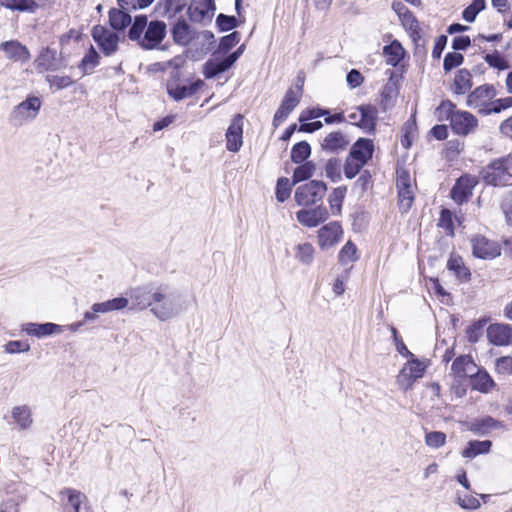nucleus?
I'll list each match as a JSON object with an SVG mask.
<instances>
[{
  "mask_svg": "<svg viewBox=\"0 0 512 512\" xmlns=\"http://www.w3.org/2000/svg\"><path fill=\"white\" fill-rule=\"evenodd\" d=\"M166 36V23L162 20L149 22L148 17L144 14L136 15L128 30V39L145 51L167 50L169 45L163 44Z\"/></svg>",
  "mask_w": 512,
  "mask_h": 512,
  "instance_id": "f257e3e1",
  "label": "nucleus"
},
{
  "mask_svg": "<svg viewBox=\"0 0 512 512\" xmlns=\"http://www.w3.org/2000/svg\"><path fill=\"white\" fill-rule=\"evenodd\" d=\"M184 307L181 295L168 285L155 287V297L152 302L151 313L160 321H167L178 316Z\"/></svg>",
  "mask_w": 512,
  "mask_h": 512,
  "instance_id": "f03ea898",
  "label": "nucleus"
},
{
  "mask_svg": "<svg viewBox=\"0 0 512 512\" xmlns=\"http://www.w3.org/2000/svg\"><path fill=\"white\" fill-rule=\"evenodd\" d=\"M512 155L498 158L480 172L482 180L487 185L509 186L512 185Z\"/></svg>",
  "mask_w": 512,
  "mask_h": 512,
  "instance_id": "7ed1b4c3",
  "label": "nucleus"
},
{
  "mask_svg": "<svg viewBox=\"0 0 512 512\" xmlns=\"http://www.w3.org/2000/svg\"><path fill=\"white\" fill-rule=\"evenodd\" d=\"M42 102L37 96H28L16 105L9 114V122L13 126H23L33 121L39 114Z\"/></svg>",
  "mask_w": 512,
  "mask_h": 512,
  "instance_id": "20e7f679",
  "label": "nucleus"
},
{
  "mask_svg": "<svg viewBox=\"0 0 512 512\" xmlns=\"http://www.w3.org/2000/svg\"><path fill=\"white\" fill-rule=\"evenodd\" d=\"M326 192L327 185L323 181L311 180L296 189L294 199L300 206H309L321 201Z\"/></svg>",
  "mask_w": 512,
  "mask_h": 512,
  "instance_id": "39448f33",
  "label": "nucleus"
},
{
  "mask_svg": "<svg viewBox=\"0 0 512 512\" xmlns=\"http://www.w3.org/2000/svg\"><path fill=\"white\" fill-rule=\"evenodd\" d=\"M59 498L63 512H92L87 496L79 490L64 488Z\"/></svg>",
  "mask_w": 512,
  "mask_h": 512,
  "instance_id": "423d86ee",
  "label": "nucleus"
},
{
  "mask_svg": "<svg viewBox=\"0 0 512 512\" xmlns=\"http://www.w3.org/2000/svg\"><path fill=\"white\" fill-rule=\"evenodd\" d=\"M424 371V364L413 356V358L403 366L397 376L399 387L404 391L410 389L414 381L423 376Z\"/></svg>",
  "mask_w": 512,
  "mask_h": 512,
  "instance_id": "0eeeda50",
  "label": "nucleus"
},
{
  "mask_svg": "<svg viewBox=\"0 0 512 512\" xmlns=\"http://www.w3.org/2000/svg\"><path fill=\"white\" fill-rule=\"evenodd\" d=\"M92 37L105 55L109 56L117 51L119 43L117 33L104 26L96 25L92 29Z\"/></svg>",
  "mask_w": 512,
  "mask_h": 512,
  "instance_id": "6e6552de",
  "label": "nucleus"
},
{
  "mask_svg": "<svg viewBox=\"0 0 512 512\" xmlns=\"http://www.w3.org/2000/svg\"><path fill=\"white\" fill-rule=\"evenodd\" d=\"M472 253L475 257L490 260L501 254L500 246L482 235H475L471 238Z\"/></svg>",
  "mask_w": 512,
  "mask_h": 512,
  "instance_id": "1a4fd4ad",
  "label": "nucleus"
},
{
  "mask_svg": "<svg viewBox=\"0 0 512 512\" xmlns=\"http://www.w3.org/2000/svg\"><path fill=\"white\" fill-rule=\"evenodd\" d=\"M155 287L156 286L149 285L131 289L128 292L127 297L129 302H131L130 309L142 311L146 308H149L151 310L152 302L154 301L155 297Z\"/></svg>",
  "mask_w": 512,
  "mask_h": 512,
  "instance_id": "9d476101",
  "label": "nucleus"
},
{
  "mask_svg": "<svg viewBox=\"0 0 512 512\" xmlns=\"http://www.w3.org/2000/svg\"><path fill=\"white\" fill-rule=\"evenodd\" d=\"M215 10L214 0H192L188 7V15L192 22H210Z\"/></svg>",
  "mask_w": 512,
  "mask_h": 512,
  "instance_id": "9b49d317",
  "label": "nucleus"
},
{
  "mask_svg": "<svg viewBox=\"0 0 512 512\" xmlns=\"http://www.w3.org/2000/svg\"><path fill=\"white\" fill-rule=\"evenodd\" d=\"M496 96V89L491 84H484L475 88L468 96L466 105L473 109L488 108V104Z\"/></svg>",
  "mask_w": 512,
  "mask_h": 512,
  "instance_id": "f8f14e48",
  "label": "nucleus"
},
{
  "mask_svg": "<svg viewBox=\"0 0 512 512\" xmlns=\"http://www.w3.org/2000/svg\"><path fill=\"white\" fill-rule=\"evenodd\" d=\"M64 66L62 58L55 49L43 48L35 59V68L39 73L57 71Z\"/></svg>",
  "mask_w": 512,
  "mask_h": 512,
  "instance_id": "ddd939ff",
  "label": "nucleus"
},
{
  "mask_svg": "<svg viewBox=\"0 0 512 512\" xmlns=\"http://www.w3.org/2000/svg\"><path fill=\"white\" fill-rule=\"evenodd\" d=\"M300 102V95L292 88L288 89L285 93L284 98L281 101L280 106L273 117V126L278 127L281 125L289 116V114L297 107Z\"/></svg>",
  "mask_w": 512,
  "mask_h": 512,
  "instance_id": "4468645a",
  "label": "nucleus"
},
{
  "mask_svg": "<svg viewBox=\"0 0 512 512\" xmlns=\"http://www.w3.org/2000/svg\"><path fill=\"white\" fill-rule=\"evenodd\" d=\"M477 183L478 181L474 176H461L457 179L455 185L451 189V198L458 204L467 202L472 196V191Z\"/></svg>",
  "mask_w": 512,
  "mask_h": 512,
  "instance_id": "2eb2a0df",
  "label": "nucleus"
},
{
  "mask_svg": "<svg viewBox=\"0 0 512 512\" xmlns=\"http://www.w3.org/2000/svg\"><path fill=\"white\" fill-rule=\"evenodd\" d=\"M450 125L455 134L466 136L475 131L478 119L470 112L458 110Z\"/></svg>",
  "mask_w": 512,
  "mask_h": 512,
  "instance_id": "dca6fc26",
  "label": "nucleus"
},
{
  "mask_svg": "<svg viewBox=\"0 0 512 512\" xmlns=\"http://www.w3.org/2000/svg\"><path fill=\"white\" fill-rule=\"evenodd\" d=\"M243 144V116L237 114L232 119L226 132V148L238 152Z\"/></svg>",
  "mask_w": 512,
  "mask_h": 512,
  "instance_id": "f3484780",
  "label": "nucleus"
},
{
  "mask_svg": "<svg viewBox=\"0 0 512 512\" xmlns=\"http://www.w3.org/2000/svg\"><path fill=\"white\" fill-rule=\"evenodd\" d=\"M343 230L341 225L336 222H330L324 225L318 231V244L322 250L335 246L341 239Z\"/></svg>",
  "mask_w": 512,
  "mask_h": 512,
  "instance_id": "a211bd4d",
  "label": "nucleus"
},
{
  "mask_svg": "<svg viewBox=\"0 0 512 512\" xmlns=\"http://www.w3.org/2000/svg\"><path fill=\"white\" fill-rule=\"evenodd\" d=\"M350 140L341 131H333L327 134L320 142L321 149L330 154H339L347 149Z\"/></svg>",
  "mask_w": 512,
  "mask_h": 512,
  "instance_id": "6ab92c4d",
  "label": "nucleus"
},
{
  "mask_svg": "<svg viewBox=\"0 0 512 512\" xmlns=\"http://www.w3.org/2000/svg\"><path fill=\"white\" fill-rule=\"evenodd\" d=\"M21 331L29 336L43 338L53 334H60L63 332L62 326L55 323H34L28 322L21 325Z\"/></svg>",
  "mask_w": 512,
  "mask_h": 512,
  "instance_id": "aec40b11",
  "label": "nucleus"
},
{
  "mask_svg": "<svg viewBox=\"0 0 512 512\" xmlns=\"http://www.w3.org/2000/svg\"><path fill=\"white\" fill-rule=\"evenodd\" d=\"M0 50L5 53L6 58L14 62L26 63L31 57L28 48L17 40L2 42Z\"/></svg>",
  "mask_w": 512,
  "mask_h": 512,
  "instance_id": "412c9836",
  "label": "nucleus"
},
{
  "mask_svg": "<svg viewBox=\"0 0 512 512\" xmlns=\"http://www.w3.org/2000/svg\"><path fill=\"white\" fill-rule=\"evenodd\" d=\"M487 337L494 345H509L512 343V327L508 324H491L487 329Z\"/></svg>",
  "mask_w": 512,
  "mask_h": 512,
  "instance_id": "4be33fe9",
  "label": "nucleus"
},
{
  "mask_svg": "<svg viewBox=\"0 0 512 512\" xmlns=\"http://www.w3.org/2000/svg\"><path fill=\"white\" fill-rule=\"evenodd\" d=\"M361 111L360 116V128L368 134H374L376 132V125L378 121V109L376 106L371 104L360 105L356 108Z\"/></svg>",
  "mask_w": 512,
  "mask_h": 512,
  "instance_id": "5701e85b",
  "label": "nucleus"
},
{
  "mask_svg": "<svg viewBox=\"0 0 512 512\" xmlns=\"http://www.w3.org/2000/svg\"><path fill=\"white\" fill-rule=\"evenodd\" d=\"M374 144L371 139L359 138L351 147L350 157L366 164L373 156Z\"/></svg>",
  "mask_w": 512,
  "mask_h": 512,
  "instance_id": "b1692460",
  "label": "nucleus"
},
{
  "mask_svg": "<svg viewBox=\"0 0 512 512\" xmlns=\"http://www.w3.org/2000/svg\"><path fill=\"white\" fill-rule=\"evenodd\" d=\"M133 19L129 14L128 10L122 9L121 7L112 8L109 11V24L117 31H123L128 26L131 27Z\"/></svg>",
  "mask_w": 512,
  "mask_h": 512,
  "instance_id": "393cba45",
  "label": "nucleus"
},
{
  "mask_svg": "<svg viewBox=\"0 0 512 512\" xmlns=\"http://www.w3.org/2000/svg\"><path fill=\"white\" fill-rule=\"evenodd\" d=\"M471 387L481 393H488L495 387V382L489 373L484 369H478L476 373L470 375Z\"/></svg>",
  "mask_w": 512,
  "mask_h": 512,
  "instance_id": "a878e982",
  "label": "nucleus"
},
{
  "mask_svg": "<svg viewBox=\"0 0 512 512\" xmlns=\"http://www.w3.org/2000/svg\"><path fill=\"white\" fill-rule=\"evenodd\" d=\"M201 84L202 83L200 81L194 82L190 85L168 84L167 92L175 101H180L184 98L194 95Z\"/></svg>",
  "mask_w": 512,
  "mask_h": 512,
  "instance_id": "bb28decb",
  "label": "nucleus"
},
{
  "mask_svg": "<svg viewBox=\"0 0 512 512\" xmlns=\"http://www.w3.org/2000/svg\"><path fill=\"white\" fill-rule=\"evenodd\" d=\"M11 416L20 430L28 429L33 423L31 409L27 405L13 407Z\"/></svg>",
  "mask_w": 512,
  "mask_h": 512,
  "instance_id": "cd10ccee",
  "label": "nucleus"
},
{
  "mask_svg": "<svg viewBox=\"0 0 512 512\" xmlns=\"http://www.w3.org/2000/svg\"><path fill=\"white\" fill-rule=\"evenodd\" d=\"M448 270L454 272L456 277L462 282L470 280L471 273L467 267H465L462 258L459 255L451 254L447 262Z\"/></svg>",
  "mask_w": 512,
  "mask_h": 512,
  "instance_id": "c85d7f7f",
  "label": "nucleus"
},
{
  "mask_svg": "<svg viewBox=\"0 0 512 512\" xmlns=\"http://www.w3.org/2000/svg\"><path fill=\"white\" fill-rule=\"evenodd\" d=\"M472 87V75L467 69H460L457 71L454 83L453 91L455 94H466Z\"/></svg>",
  "mask_w": 512,
  "mask_h": 512,
  "instance_id": "c756f323",
  "label": "nucleus"
},
{
  "mask_svg": "<svg viewBox=\"0 0 512 512\" xmlns=\"http://www.w3.org/2000/svg\"><path fill=\"white\" fill-rule=\"evenodd\" d=\"M129 304V299L126 297H117L105 302L94 303L92 305V310L100 313H108L111 311L122 310L126 308Z\"/></svg>",
  "mask_w": 512,
  "mask_h": 512,
  "instance_id": "7c9ffc66",
  "label": "nucleus"
},
{
  "mask_svg": "<svg viewBox=\"0 0 512 512\" xmlns=\"http://www.w3.org/2000/svg\"><path fill=\"white\" fill-rule=\"evenodd\" d=\"M383 54L386 56V63L396 67L404 56V49L397 40H394L389 45L384 46Z\"/></svg>",
  "mask_w": 512,
  "mask_h": 512,
  "instance_id": "2f4dec72",
  "label": "nucleus"
},
{
  "mask_svg": "<svg viewBox=\"0 0 512 512\" xmlns=\"http://www.w3.org/2000/svg\"><path fill=\"white\" fill-rule=\"evenodd\" d=\"M0 4L10 10L35 13L39 4L35 0H0Z\"/></svg>",
  "mask_w": 512,
  "mask_h": 512,
  "instance_id": "473e14b6",
  "label": "nucleus"
},
{
  "mask_svg": "<svg viewBox=\"0 0 512 512\" xmlns=\"http://www.w3.org/2000/svg\"><path fill=\"white\" fill-rule=\"evenodd\" d=\"M492 446L491 441L484 440V441H478L473 440L468 442L467 447L462 451V456L464 458H475L476 456L484 453H488L490 448Z\"/></svg>",
  "mask_w": 512,
  "mask_h": 512,
  "instance_id": "72a5a7b5",
  "label": "nucleus"
},
{
  "mask_svg": "<svg viewBox=\"0 0 512 512\" xmlns=\"http://www.w3.org/2000/svg\"><path fill=\"white\" fill-rule=\"evenodd\" d=\"M230 64L225 59L208 60L204 65V75L207 79L215 78L230 68Z\"/></svg>",
  "mask_w": 512,
  "mask_h": 512,
  "instance_id": "f704fd0d",
  "label": "nucleus"
},
{
  "mask_svg": "<svg viewBox=\"0 0 512 512\" xmlns=\"http://www.w3.org/2000/svg\"><path fill=\"white\" fill-rule=\"evenodd\" d=\"M475 368V364L470 356L461 355L457 357L451 366V370L457 377H466L468 373Z\"/></svg>",
  "mask_w": 512,
  "mask_h": 512,
  "instance_id": "c9c22d12",
  "label": "nucleus"
},
{
  "mask_svg": "<svg viewBox=\"0 0 512 512\" xmlns=\"http://www.w3.org/2000/svg\"><path fill=\"white\" fill-rule=\"evenodd\" d=\"M171 34L174 42L179 45H186L190 41L189 25L185 20H178L174 24Z\"/></svg>",
  "mask_w": 512,
  "mask_h": 512,
  "instance_id": "e433bc0d",
  "label": "nucleus"
},
{
  "mask_svg": "<svg viewBox=\"0 0 512 512\" xmlns=\"http://www.w3.org/2000/svg\"><path fill=\"white\" fill-rule=\"evenodd\" d=\"M398 199H399V209L402 212H408L412 206L414 197L411 186L404 182H398Z\"/></svg>",
  "mask_w": 512,
  "mask_h": 512,
  "instance_id": "4c0bfd02",
  "label": "nucleus"
},
{
  "mask_svg": "<svg viewBox=\"0 0 512 512\" xmlns=\"http://www.w3.org/2000/svg\"><path fill=\"white\" fill-rule=\"evenodd\" d=\"M488 108H480V114L490 115L497 114L503 110L512 107V96L496 99L488 104Z\"/></svg>",
  "mask_w": 512,
  "mask_h": 512,
  "instance_id": "58836bf2",
  "label": "nucleus"
},
{
  "mask_svg": "<svg viewBox=\"0 0 512 512\" xmlns=\"http://www.w3.org/2000/svg\"><path fill=\"white\" fill-rule=\"evenodd\" d=\"M314 247L310 243L295 246V258L304 265H310L314 260Z\"/></svg>",
  "mask_w": 512,
  "mask_h": 512,
  "instance_id": "ea45409f",
  "label": "nucleus"
},
{
  "mask_svg": "<svg viewBox=\"0 0 512 512\" xmlns=\"http://www.w3.org/2000/svg\"><path fill=\"white\" fill-rule=\"evenodd\" d=\"M358 250L356 245L352 241H348L339 251L338 260L341 265H347L349 263L358 260Z\"/></svg>",
  "mask_w": 512,
  "mask_h": 512,
  "instance_id": "a19ab883",
  "label": "nucleus"
},
{
  "mask_svg": "<svg viewBox=\"0 0 512 512\" xmlns=\"http://www.w3.org/2000/svg\"><path fill=\"white\" fill-rule=\"evenodd\" d=\"M311 154V147L308 142L296 143L291 150V160L296 164L304 162Z\"/></svg>",
  "mask_w": 512,
  "mask_h": 512,
  "instance_id": "79ce46f5",
  "label": "nucleus"
},
{
  "mask_svg": "<svg viewBox=\"0 0 512 512\" xmlns=\"http://www.w3.org/2000/svg\"><path fill=\"white\" fill-rule=\"evenodd\" d=\"M501 426V422L491 416H486L482 419L476 420L472 424V430L479 434H486L491 429H496Z\"/></svg>",
  "mask_w": 512,
  "mask_h": 512,
  "instance_id": "37998d69",
  "label": "nucleus"
},
{
  "mask_svg": "<svg viewBox=\"0 0 512 512\" xmlns=\"http://www.w3.org/2000/svg\"><path fill=\"white\" fill-rule=\"evenodd\" d=\"M315 169L316 166L312 161H306L304 164H301L294 170L292 184L309 179L314 174Z\"/></svg>",
  "mask_w": 512,
  "mask_h": 512,
  "instance_id": "c03bdc74",
  "label": "nucleus"
},
{
  "mask_svg": "<svg viewBox=\"0 0 512 512\" xmlns=\"http://www.w3.org/2000/svg\"><path fill=\"white\" fill-rule=\"evenodd\" d=\"M458 110H456V106L450 100H444L440 103V105L436 109V117L438 121H450L452 122V118L456 114Z\"/></svg>",
  "mask_w": 512,
  "mask_h": 512,
  "instance_id": "a18cd8bd",
  "label": "nucleus"
},
{
  "mask_svg": "<svg viewBox=\"0 0 512 512\" xmlns=\"http://www.w3.org/2000/svg\"><path fill=\"white\" fill-rule=\"evenodd\" d=\"M99 64V54L91 47L87 54L81 60L79 68L82 69L84 74L92 72V70Z\"/></svg>",
  "mask_w": 512,
  "mask_h": 512,
  "instance_id": "49530a36",
  "label": "nucleus"
},
{
  "mask_svg": "<svg viewBox=\"0 0 512 512\" xmlns=\"http://www.w3.org/2000/svg\"><path fill=\"white\" fill-rule=\"evenodd\" d=\"M341 161L338 158H330L325 165V175L332 182L341 180Z\"/></svg>",
  "mask_w": 512,
  "mask_h": 512,
  "instance_id": "de8ad7c7",
  "label": "nucleus"
},
{
  "mask_svg": "<svg viewBox=\"0 0 512 512\" xmlns=\"http://www.w3.org/2000/svg\"><path fill=\"white\" fill-rule=\"evenodd\" d=\"M347 188L345 186L335 188L329 196V204L333 214H339Z\"/></svg>",
  "mask_w": 512,
  "mask_h": 512,
  "instance_id": "09e8293b",
  "label": "nucleus"
},
{
  "mask_svg": "<svg viewBox=\"0 0 512 512\" xmlns=\"http://www.w3.org/2000/svg\"><path fill=\"white\" fill-rule=\"evenodd\" d=\"M46 81L50 87H54L57 90L68 88L74 83L72 78L67 75H47Z\"/></svg>",
  "mask_w": 512,
  "mask_h": 512,
  "instance_id": "8fccbe9b",
  "label": "nucleus"
},
{
  "mask_svg": "<svg viewBox=\"0 0 512 512\" xmlns=\"http://www.w3.org/2000/svg\"><path fill=\"white\" fill-rule=\"evenodd\" d=\"M292 185L288 178L281 177L277 181L276 198L279 202L286 201L291 194Z\"/></svg>",
  "mask_w": 512,
  "mask_h": 512,
  "instance_id": "3c124183",
  "label": "nucleus"
},
{
  "mask_svg": "<svg viewBox=\"0 0 512 512\" xmlns=\"http://www.w3.org/2000/svg\"><path fill=\"white\" fill-rule=\"evenodd\" d=\"M485 62L492 68L498 70H506L509 68L507 61L500 55L498 51L488 53L484 56Z\"/></svg>",
  "mask_w": 512,
  "mask_h": 512,
  "instance_id": "603ef678",
  "label": "nucleus"
},
{
  "mask_svg": "<svg viewBox=\"0 0 512 512\" xmlns=\"http://www.w3.org/2000/svg\"><path fill=\"white\" fill-rule=\"evenodd\" d=\"M241 35L239 32L234 31L224 37L221 38L219 43V50L223 53H227L230 51L234 46H236L240 41Z\"/></svg>",
  "mask_w": 512,
  "mask_h": 512,
  "instance_id": "864d4df0",
  "label": "nucleus"
},
{
  "mask_svg": "<svg viewBox=\"0 0 512 512\" xmlns=\"http://www.w3.org/2000/svg\"><path fill=\"white\" fill-rule=\"evenodd\" d=\"M297 221L303 226L312 228L318 226L317 219L312 209H301L296 213Z\"/></svg>",
  "mask_w": 512,
  "mask_h": 512,
  "instance_id": "5fc2aeb1",
  "label": "nucleus"
},
{
  "mask_svg": "<svg viewBox=\"0 0 512 512\" xmlns=\"http://www.w3.org/2000/svg\"><path fill=\"white\" fill-rule=\"evenodd\" d=\"M364 165L365 164H362V162L348 156L344 164V174L346 178H354L360 172Z\"/></svg>",
  "mask_w": 512,
  "mask_h": 512,
  "instance_id": "6e6d98bb",
  "label": "nucleus"
},
{
  "mask_svg": "<svg viewBox=\"0 0 512 512\" xmlns=\"http://www.w3.org/2000/svg\"><path fill=\"white\" fill-rule=\"evenodd\" d=\"M31 349L27 341L12 340L4 345V350L8 354L26 353Z\"/></svg>",
  "mask_w": 512,
  "mask_h": 512,
  "instance_id": "4d7b16f0",
  "label": "nucleus"
},
{
  "mask_svg": "<svg viewBox=\"0 0 512 512\" xmlns=\"http://www.w3.org/2000/svg\"><path fill=\"white\" fill-rule=\"evenodd\" d=\"M155 0H117V4L122 9L138 10L145 9L150 6Z\"/></svg>",
  "mask_w": 512,
  "mask_h": 512,
  "instance_id": "13d9d810",
  "label": "nucleus"
},
{
  "mask_svg": "<svg viewBox=\"0 0 512 512\" xmlns=\"http://www.w3.org/2000/svg\"><path fill=\"white\" fill-rule=\"evenodd\" d=\"M464 61V56L457 52H450L445 55L443 69L445 72L451 71L453 68L460 66Z\"/></svg>",
  "mask_w": 512,
  "mask_h": 512,
  "instance_id": "bf43d9fd",
  "label": "nucleus"
},
{
  "mask_svg": "<svg viewBox=\"0 0 512 512\" xmlns=\"http://www.w3.org/2000/svg\"><path fill=\"white\" fill-rule=\"evenodd\" d=\"M446 442V435L440 431H432L426 434L425 443L431 448L442 447Z\"/></svg>",
  "mask_w": 512,
  "mask_h": 512,
  "instance_id": "052dcab7",
  "label": "nucleus"
},
{
  "mask_svg": "<svg viewBox=\"0 0 512 512\" xmlns=\"http://www.w3.org/2000/svg\"><path fill=\"white\" fill-rule=\"evenodd\" d=\"M216 24L220 31H229L238 26V20L235 16L219 14L216 18Z\"/></svg>",
  "mask_w": 512,
  "mask_h": 512,
  "instance_id": "680f3d73",
  "label": "nucleus"
},
{
  "mask_svg": "<svg viewBox=\"0 0 512 512\" xmlns=\"http://www.w3.org/2000/svg\"><path fill=\"white\" fill-rule=\"evenodd\" d=\"M328 114H329V110H327V109H323V108H319V107L309 108V109H306L301 112V114L299 116V121L304 122L307 120L317 119L319 117L326 116Z\"/></svg>",
  "mask_w": 512,
  "mask_h": 512,
  "instance_id": "e2e57ef3",
  "label": "nucleus"
},
{
  "mask_svg": "<svg viewBox=\"0 0 512 512\" xmlns=\"http://www.w3.org/2000/svg\"><path fill=\"white\" fill-rule=\"evenodd\" d=\"M363 81H364V77L358 70L351 69L347 73L346 82H347V85L351 89H355V88L359 87L363 83Z\"/></svg>",
  "mask_w": 512,
  "mask_h": 512,
  "instance_id": "0e129e2a",
  "label": "nucleus"
},
{
  "mask_svg": "<svg viewBox=\"0 0 512 512\" xmlns=\"http://www.w3.org/2000/svg\"><path fill=\"white\" fill-rule=\"evenodd\" d=\"M399 19L406 29L410 30L413 33L417 32L419 28L418 21L410 10Z\"/></svg>",
  "mask_w": 512,
  "mask_h": 512,
  "instance_id": "69168bd1",
  "label": "nucleus"
},
{
  "mask_svg": "<svg viewBox=\"0 0 512 512\" xmlns=\"http://www.w3.org/2000/svg\"><path fill=\"white\" fill-rule=\"evenodd\" d=\"M496 370L502 374H511L512 373V357L505 356L497 359L496 362Z\"/></svg>",
  "mask_w": 512,
  "mask_h": 512,
  "instance_id": "338daca9",
  "label": "nucleus"
},
{
  "mask_svg": "<svg viewBox=\"0 0 512 512\" xmlns=\"http://www.w3.org/2000/svg\"><path fill=\"white\" fill-rule=\"evenodd\" d=\"M446 43H447V37L445 35H441L436 39L433 50H432L433 58L440 59L442 52L445 49Z\"/></svg>",
  "mask_w": 512,
  "mask_h": 512,
  "instance_id": "774afa93",
  "label": "nucleus"
}]
</instances>
